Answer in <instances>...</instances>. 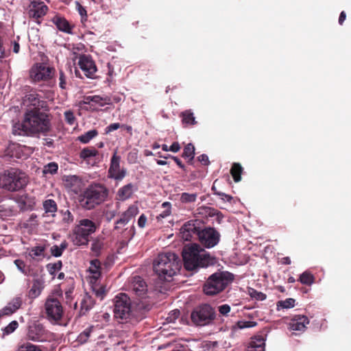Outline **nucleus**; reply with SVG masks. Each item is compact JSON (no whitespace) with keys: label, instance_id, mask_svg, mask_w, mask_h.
Segmentation results:
<instances>
[{"label":"nucleus","instance_id":"nucleus-1","mask_svg":"<svg viewBox=\"0 0 351 351\" xmlns=\"http://www.w3.org/2000/svg\"><path fill=\"white\" fill-rule=\"evenodd\" d=\"M182 258L184 268L189 271H194L200 267H207L216 263L215 257L211 256L208 252L196 243L184 247L182 251Z\"/></svg>","mask_w":351,"mask_h":351},{"label":"nucleus","instance_id":"nucleus-2","mask_svg":"<svg viewBox=\"0 0 351 351\" xmlns=\"http://www.w3.org/2000/svg\"><path fill=\"white\" fill-rule=\"evenodd\" d=\"M182 266L179 256L173 252L158 254L154 260L153 268L158 278L169 282L180 269Z\"/></svg>","mask_w":351,"mask_h":351},{"label":"nucleus","instance_id":"nucleus-3","mask_svg":"<svg viewBox=\"0 0 351 351\" xmlns=\"http://www.w3.org/2000/svg\"><path fill=\"white\" fill-rule=\"evenodd\" d=\"M50 123L46 113L40 110H28L25 114V118L22 124L14 127V134L22 135L28 130L32 133L45 132L49 130Z\"/></svg>","mask_w":351,"mask_h":351},{"label":"nucleus","instance_id":"nucleus-4","mask_svg":"<svg viewBox=\"0 0 351 351\" xmlns=\"http://www.w3.org/2000/svg\"><path fill=\"white\" fill-rule=\"evenodd\" d=\"M108 195V190L101 184L89 185L79 196L80 206L91 210L104 202Z\"/></svg>","mask_w":351,"mask_h":351},{"label":"nucleus","instance_id":"nucleus-5","mask_svg":"<svg viewBox=\"0 0 351 351\" xmlns=\"http://www.w3.org/2000/svg\"><path fill=\"white\" fill-rule=\"evenodd\" d=\"M28 183L27 175L18 169L10 168L0 173V188L8 191H18Z\"/></svg>","mask_w":351,"mask_h":351},{"label":"nucleus","instance_id":"nucleus-6","mask_svg":"<svg viewBox=\"0 0 351 351\" xmlns=\"http://www.w3.org/2000/svg\"><path fill=\"white\" fill-rule=\"evenodd\" d=\"M234 280V275L228 271L216 272L210 275L203 287L207 295H215L223 291Z\"/></svg>","mask_w":351,"mask_h":351},{"label":"nucleus","instance_id":"nucleus-7","mask_svg":"<svg viewBox=\"0 0 351 351\" xmlns=\"http://www.w3.org/2000/svg\"><path fill=\"white\" fill-rule=\"evenodd\" d=\"M96 223L90 219H80L72 230L71 240L75 245H87L89 236L97 230Z\"/></svg>","mask_w":351,"mask_h":351},{"label":"nucleus","instance_id":"nucleus-8","mask_svg":"<svg viewBox=\"0 0 351 351\" xmlns=\"http://www.w3.org/2000/svg\"><path fill=\"white\" fill-rule=\"evenodd\" d=\"M114 317L121 322H128L132 316L131 300L125 293H119L114 299Z\"/></svg>","mask_w":351,"mask_h":351},{"label":"nucleus","instance_id":"nucleus-9","mask_svg":"<svg viewBox=\"0 0 351 351\" xmlns=\"http://www.w3.org/2000/svg\"><path fill=\"white\" fill-rule=\"evenodd\" d=\"M215 317V310L208 304H204L196 307L191 315L192 322L197 326L208 324Z\"/></svg>","mask_w":351,"mask_h":351},{"label":"nucleus","instance_id":"nucleus-10","mask_svg":"<svg viewBox=\"0 0 351 351\" xmlns=\"http://www.w3.org/2000/svg\"><path fill=\"white\" fill-rule=\"evenodd\" d=\"M46 317L51 322L58 323L64 314V310L60 301L54 297H49L45 303Z\"/></svg>","mask_w":351,"mask_h":351},{"label":"nucleus","instance_id":"nucleus-11","mask_svg":"<svg viewBox=\"0 0 351 351\" xmlns=\"http://www.w3.org/2000/svg\"><path fill=\"white\" fill-rule=\"evenodd\" d=\"M204 222L199 219L186 222L180 229L181 237L186 241H197Z\"/></svg>","mask_w":351,"mask_h":351},{"label":"nucleus","instance_id":"nucleus-12","mask_svg":"<svg viewBox=\"0 0 351 351\" xmlns=\"http://www.w3.org/2000/svg\"><path fill=\"white\" fill-rule=\"evenodd\" d=\"M220 237V233L215 228L206 227L204 223L197 241L204 247L212 248L219 243Z\"/></svg>","mask_w":351,"mask_h":351},{"label":"nucleus","instance_id":"nucleus-13","mask_svg":"<svg viewBox=\"0 0 351 351\" xmlns=\"http://www.w3.org/2000/svg\"><path fill=\"white\" fill-rule=\"evenodd\" d=\"M27 337L33 341H42L47 338V330L39 322H33L27 327Z\"/></svg>","mask_w":351,"mask_h":351},{"label":"nucleus","instance_id":"nucleus-14","mask_svg":"<svg viewBox=\"0 0 351 351\" xmlns=\"http://www.w3.org/2000/svg\"><path fill=\"white\" fill-rule=\"evenodd\" d=\"M48 7L40 0H31L28 9L29 18L34 19L38 24L41 21L40 19L44 16L48 11Z\"/></svg>","mask_w":351,"mask_h":351},{"label":"nucleus","instance_id":"nucleus-15","mask_svg":"<svg viewBox=\"0 0 351 351\" xmlns=\"http://www.w3.org/2000/svg\"><path fill=\"white\" fill-rule=\"evenodd\" d=\"M78 66L86 77L91 79L97 77V69L93 60L88 56L82 55L79 58Z\"/></svg>","mask_w":351,"mask_h":351},{"label":"nucleus","instance_id":"nucleus-16","mask_svg":"<svg viewBox=\"0 0 351 351\" xmlns=\"http://www.w3.org/2000/svg\"><path fill=\"white\" fill-rule=\"evenodd\" d=\"M121 157L117 155V152L115 151L111 159L110 167L108 169V177L113 178L116 180H121L126 174L125 169H120Z\"/></svg>","mask_w":351,"mask_h":351},{"label":"nucleus","instance_id":"nucleus-17","mask_svg":"<svg viewBox=\"0 0 351 351\" xmlns=\"http://www.w3.org/2000/svg\"><path fill=\"white\" fill-rule=\"evenodd\" d=\"M53 69L43 64L34 66L30 71V77L35 82L49 80Z\"/></svg>","mask_w":351,"mask_h":351},{"label":"nucleus","instance_id":"nucleus-18","mask_svg":"<svg viewBox=\"0 0 351 351\" xmlns=\"http://www.w3.org/2000/svg\"><path fill=\"white\" fill-rule=\"evenodd\" d=\"M131 289L134 293L139 298H145L148 293L147 285L141 276H136L132 278Z\"/></svg>","mask_w":351,"mask_h":351},{"label":"nucleus","instance_id":"nucleus-19","mask_svg":"<svg viewBox=\"0 0 351 351\" xmlns=\"http://www.w3.org/2000/svg\"><path fill=\"white\" fill-rule=\"evenodd\" d=\"M51 21L54 25H56L59 31L68 34H73V29L75 28V25L71 23L64 16L56 14Z\"/></svg>","mask_w":351,"mask_h":351},{"label":"nucleus","instance_id":"nucleus-20","mask_svg":"<svg viewBox=\"0 0 351 351\" xmlns=\"http://www.w3.org/2000/svg\"><path fill=\"white\" fill-rule=\"evenodd\" d=\"M138 213V208L135 205H130L128 208L122 213L121 218L115 223L114 230L120 228V226L126 225Z\"/></svg>","mask_w":351,"mask_h":351},{"label":"nucleus","instance_id":"nucleus-21","mask_svg":"<svg viewBox=\"0 0 351 351\" xmlns=\"http://www.w3.org/2000/svg\"><path fill=\"white\" fill-rule=\"evenodd\" d=\"M309 323L308 318L305 315H295L289 324V328L295 331H304L306 325Z\"/></svg>","mask_w":351,"mask_h":351},{"label":"nucleus","instance_id":"nucleus-22","mask_svg":"<svg viewBox=\"0 0 351 351\" xmlns=\"http://www.w3.org/2000/svg\"><path fill=\"white\" fill-rule=\"evenodd\" d=\"M182 124L184 128L191 127L197 124L194 113L191 110H185L180 112Z\"/></svg>","mask_w":351,"mask_h":351},{"label":"nucleus","instance_id":"nucleus-23","mask_svg":"<svg viewBox=\"0 0 351 351\" xmlns=\"http://www.w3.org/2000/svg\"><path fill=\"white\" fill-rule=\"evenodd\" d=\"M91 103L100 107L112 104L111 99L108 96L101 97L99 95H93L86 97L84 104H90Z\"/></svg>","mask_w":351,"mask_h":351},{"label":"nucleus","instance_id":"nucleus-24","mask_svg":"<svg viewBox=\"0 0 351 351\" xmlns=\"http://www.w3.org/2000/svg\"><path fill=\"white\" fill-rule=\"evenodd\" d=\"M44 288L43 280L40 278L33 280L32 286L29 290L27 296L31 299H35L38 297Z\"/></svg>","mask_w":351,"mask_h":351},{"label":"nucleus","instance_id":"nucleus-25","mask_svg":"<svg viewBox=\"0 0 351 351\" xmlns=\"http://www.w3.org/2000/svg\"><path fill=\"white\" fill-rule=\"evenodd\" d=\"M46 250L45 245H37L29 248L28 256L34 260H42L45 257V252Z\"/></svg>","mask_w":351,"mask_h":351},{"label":"nucleus","instance_id":"nucleus-26","mask_svg":"<svg viewBox=\"0 0 351 351\" xmlns=\"http://www.w3.org/2000/svg\"><path fill=\"white\" fill-rule=\"evenodd\" d=\"M98 155L99 151L95 147L92 146L83 148L79 154L80 158L88 163L91 158Z\"/></svg>","mask_w":351,"mask_h":351},{"label":"nucleus","instance_id":"nucleus-27","mask_svg":"<svg viewBox=\"0 0 351 351\" xmlns=\"http://www.w3.org/2000/svg\"><path fill=\"white\" fill-rule=\"evenodd\" d=\"M95 304V300L88 293H86L80 302L81 308H80V314L85 315L88 311H90Z\"/></svg>","mask_w":351,"mask_h":351},{"label":"nucleus","instance_id":"nucleus-28","mask_svg":"<svg viewBox=\"0 0 351 351\" xmlns=\"http://www.w3.org/2000/svg\"><path fill=\"white\" fill-rule=\"evenodd\" d=\"M24 104L28 106H33L32 110H39L40 107H43L40 104V100L38 95L35 93H30L27 95L24 99Z\"/></svg>","mask_w":351,"mask_h":351},{"label":"nucleus","instance_id":"nucleus-29","mask_svg":"<svg viewBox=\"0 0 351 351\" xmlns=\"http://www.w3.org/2000/svg\"><path fill=\"white\" fill-rule=\"evenodd\" d=\"M43 207L45 213L48 216H55V213L58 210V205L55 200L52 199H47L43 202Z\"/></svg>","mask_w":351,"mask_h":351},{"label":"nucleus","instance_id":"nucleus-30","mask_svg":"<svg viewBox=\"0 0 351 351\" xmlns=\"http://www.w3.org/2000/svg\"><path fill=\"white\" fill-rule=\"evenodd\" d=\"M265 339L262 336L253 338L250 343L249 351H265Z\"/></svg>","mask_w":351,"mask_h":351},{"label":"nucleus","instance_id":"nucleus-31","mask_svg":"<svg viewBox=\"0 0 351 351\" xmlns=\"http://www.w3.org/2000/svg\"><path fill=\"white\" fill-rule=\"evenodd\" d=\"M134 185L132 183H129L121 188H120L117 192L119 199L121 201L129 199L133 193Z\"/></svg>","mask_w":351,"mask_h":351},{"label":"nucleus","instance_id":"nucleus-32","mask_svg":"<svg viewBox=\"0 0 351 351\" xmlns=\"http://www.w3.org/2000/svg\"><path fill=\"white\" fill-rule=\"evenodd\" d=\"M66 186L72 189L73 191L80 189L82 180L77 176H69L64 179Z\"/></svg>","mask_w":351,"mask_h":351},{"label":"nucleus","instance_id":"nucleus-33","mask_svg":"<svg viewBox=\"0 0 351 351\" xmlns=\"http://www.w3.org/2000/svg\"><path fill=\"white\" fill-rule=\"evenodd\" d=\"M99 132L97 130H89L84 134L79 136L77 140L83 144L88 143L93 138L98 135Z\"/></svg>","mask_w":351,"mask_h":351},{"label":"nucleus","instance_id":"nucleus-34","mask_svg":"<svg viewBox=\"0 0 351 351\" xmlns=\"http://www.w3.org/2000/svg\"><path fill=\"white\" fill-rule=\"evenodd\" d=\"M242 172L243 167L239 163L234 162L232 164L230 169V173L235 182H238L241 180Z\"/></svg>","mask_w":351,"mask_h":351},{"label":"nucleus","instance_id":"nucleus-35","mask_svg":"<svg viewBox=\"0 0 351 351\" xmlns=\"http://www.w3.org/2000/svg\"><path fill=\"white\" fill-rule=\"evenodd\" d=\"M195 156V147L192 143L187 144L183 150L182 157L188 159V162L191 164V161Z\"/></svg>","mask_w":351,"mask_h":351},{"label":"nucleus","instance_id":"nucleus-36","mask_svg":"<svg viewBox=\"0 0 351 351\" xmlns=\"http://www.w3.org/2000/svg\"><path fill=\"white\" fill-rule=\"evenodd\" d=\"M67 247L68 243L66 241H64L60 245H53L50 249L51 254L55 257H60L62 256L63 252L67 248Z\"/></svg>","mask_w":351,"mask_h":351},{"label":"nucleus","instance_id":"nucleus-37","mask_svg":"<svg viewBox=\"0 0 351 351\" xmlns=\"http://www.w3.org/2000/svg\"><path fill=\"white\" fill-rule=\"evenodd\" d=\"M89 271L93 274V278L97 279L101 274V263L98 259H94L90 261Z\"/></svg>","mask_w":351,"mask_h":351},{"label":"nucleus","instance_id":"nucleus-38","mask_svg":"<svg viewBox=\"0 0 351 351\" xmlns=\"http://www.w3.org/2000/svg\"><path fill=\"white\" fill-rule=\"evenodd\" d=\"M197 214L202 217H213L217 214V210L208 206H200L197 209Z\"/></svg>","mask_w":351,"mask_h":351},{"label":"nucleus","instance_id":"nucleus-39","mask_svg":"<svg viewBox=\"0 0 351 351\" xmlns=\"http://www.w3.org/2000/svg\"><path fill=\"white\" fill-rule=\"evenodd\" d=\"M295 300L293 298L280 300L276 303V309L280 311V309L293 308L295 306Z\"/></svg>","mask_w":351,"mask_h":351},{"label":"nucleus","instance_id":"nucleus-40","mask_svg":"<svg viewBox=\"0 0 351 351\" xmlns=\"http://www.w3.org/2000/svg\"><path fill=\"white\" fill-rule=\"evenodd\" d=\"M46 267L49 274L54 277L56 274L62 269V263L61 261H58L53 263H48Z\"/></svg>","mask_w":351,"mask_h":351},{"label":"nucleus","instance_id":"nucleus-41","mask_svg":"<svg viewBox=\"0 0 351 351\" xmlns=\"http://www.w3.org/2000/svg\"><path fill=\"white\" fill-rule=\"evenodd\" d=\"M247 293L252 298L258 301H263L267 298L266 294L263 292L258 291L254 288L249 287L247 289Z\"/></svg>","mask_w":351,"mask_h":351},{"label":"nucleus","instance_id":"nucleus-42","mask_svg":"<svg viewBox=\"0 0 351 351\" xmlns=\"http://www.w3.org/2000/svg\"><path fill=\"white\" fill-rule=\"evenodd\" d=\"M23 304V300L21 296H16L8 304L6 305L8 308H11L14 313L18 309H19Z\"/></svg>","mask_w":351,"mask_h":351},{"label":"nucleus","instance_id":"nucleus-43","mask_svg":"<svg viewBox=\"0 0 351 351\" xmlns=\"http://www.w3.org/2000/svg\"><path fill=\"white\" fill-rule=\"evenodd\" d=\"M162 207L164 208V210L160 213L157 217L156 219L158 221L161 220L168 216H169L171 213V204L169 202H165L162 204Z\"/></svg>","mask_w":351,"mask_h":351},{"label":"nucleus","instance_id":"nucleus-44","mask_svg":"<svg viewBox=\"0 0 351 351\" xmlns=\"http://www.w3.org/2000/svg\"><path fill=\"white\" fill-rule=\"evenodd\" d=\"M299 280L302 284L311 285L314 282L315 278L311 273L304 271L300 275Z\"/></svg>","mask_w":351,"mask_h":351},{"label":"nucleus","instance_id":"nucleus-45","mask_svg":"<svg viewBox=\"0 0 351 351\" xmlns=\"http://www.w3.org/2000/svg\"><path fill=\"white\" fill-rule=\"evenodd\" d=\"M103 247L104 243L99 239H96L93 242L90 250L94 256H99Z\"/></svg>","mask_w":351,"mask_h":351},{"label":"nucleus","instance_id":"nucleus-46","mask_svg":"<svg viewBox=\"0 0 351 351\" xmlns=\"http://www.w3.org/2000/svg\"><path fill=\"white\" fill-rule=\"evenodd\" d=\"M197 196L196 193H182L180 201L183 204L193 203L196 201Z\"/></svg>","mask_w":351,"mask_h":351},{"label":"nucleus","instance_id":"nucleus-47","mask_svg":"<svg viewBox=\"0 0 351 351\" xmlns=\"http://www.w3.org/2000/svg\"><path fill=\"white\" fill-rule=\"evenodd\" d=\"M19 327V323L16 320L12 321L3 330V336H6L14 332Z\"/></svg>","mask_w":351,"mask_h":351},{"label":"nucleus","instance_id":"nucleus-48","mask_svg":"<svg viewBox=\"0 0 351 351\" xmlns=\"http://www.w3.org/2000/svg\"><path fill=\"white\" fill-rule=\"evenodd\" d=\"M257 325V323L254 321H238L235 326H233V329L239 328V329H243L247 328H252Z\"/></svg>","mask_w":351,"mask_h":351},{"label":"nucleus","instance_id":"nucleus-49","mask_svg":"<svg viewBox=\"0 0 351 351\" xmlns=\"http://www.w3.org/2000/svg\"><path fill=\"white\" fill-rule=\"evenodd\" d=\"M58 165L55 162H51L44 166L43 173V174H54L57 173Z\"/></svg>","mask_w":351,"mask_h":351},{"label":"nucleus","instance_id":"nucleus-50","mask_svg":"<svg viewBox=\"0 0 351 351\" xmlns=\"http://www.w3.org/2000/svg\"><path fill=\"white\" fill-rule=\"evenodd\" d=\"M17 351H42L38 346L30 343H25L19 346Z\"/></svg>","mask_w":351,"mask_h":351},{"label":"nucleus","instance_id":"nucleus-51","mask_svg":"<svg viewBox=\"0 0 351 351\" xmlns=\"http://www.w3.org/2000/svg\"><path fill=\"white\" fill-rule=\"evenodd\" d=\"M60 213L62 215V221L63 222L66 223H71L73 221L74 217L69 210H66L65 211L62 210L60 211Z\"/></svg>","mask_w":351,"mask_h":351},{"label":"nucleus","instance_id":"nucleus-52","mask_svg":"<svg viewBox=\"0 0 351 351\" xmlns=\"http://www.w3.org/2000/svg\"><path fill=\"white\" fill-rule=\"evenodd\" d=\"M14 264L16 267L20 270L23 274L28 276L29 274L25 269V263L23 260L16 259L14 261Z\"/></svg>","mask_w":351,"mask_h":351},{"label":"nucleus","instance_id":"nucleus-53","mask_svg":"<svg viewBox=\"0 0 351 351\" xmlns=\"http://www.w3.org/2000/svg\"><path fill=\"white\" fill-rule=\"evenodd\" d=\"M64 119L69 125H73L75 120V115L71 110H68L64 112Z\"/></svg>","mask_w":351,"mask_h":351},{"label":"nucleus","instance_id":"nucleus-54","mask_svg":"<svg viewBox=\"0 0 351 351\" xmlns=\"http://www.w3.org/2000/svg\"><path fill=\"white\" fill-rule=\"evenodd\" d=\"M93 327H89L86 328L80 335V339L81 341L86 342L87 339L90 337L91 332L93 331Z\"/></svg>","mask_w":351,"mask_h":351},{"label":"nucleus","instance_id":"nucleus-55","mask_svg":"<svg viewBox=\"0 0 351 351\" xmlns=\"http://www.w3.org/2000/svg\"><path fill=\"white\" fill-rule=\"evenodd\" d=\"M59 86L62 89H66V77L62 70L60 71Z\"/></svg>","mask_w":351,"mask_h":351},{"label":"nucleus","instance_id":"nucleus-56","mask_svg":"<svg viewBox=\"0 0 351 351\" xmlns=\"http://www.w3.org/2000/svg\"><path fill=\"white\" fill-rule=\"evenodd\" d=\"M77 8L80 15L82 16V21L84 20H86L87 18V12L84 7H83L80 3H77Z\"/></svg>","mask_w":351,"mask_h":351},{"label":"nucleus","instance_id":"nucleus-57","mask_svg":"<svg viewBox=\"0 0 351 351\" xmlns=\"http://www.w3.org/2000/svg\"><path fill=\"white\" fill-rule=\"evenodd\" d=\"M73 289H74L73 287H70L67 290H66L65 293H64L66 303L69 304V305L71 304V301L73 300L72 294H73Z\"/></svg>","mask_w":351,"mask_h":351},{"label":"nucleus","instance_id":"nucleus-58","mask_svg":"<svg viewBox=\"0 0 351 351\" xmlns=\"http://www.w3.org/2000/svg\"><path fill=\"white\" fill-rule=\"evenodd\" d=\"M93 291L95 292V295L97 298H99L100 300H103L106 295V290L104 287H100L99 289H93Z\"/></svg>","mask_w":351,"mask_h":351},{"label":"nucleus","instance_id":"nucleus-59","mask_svg":"<svg viewBox=\"0 0 351 351\" xmlns=\"http://www.w3.org/2000/svg\"><path fill=\"white\" fill-rule=\"evenodd\" d=\"M121 128V125L119 123H114L110 124L108 126H107L105 129L106 133L108 134L112 131H114L116 130H118L119 128Z\"/></svg>","mask_w":351,"mask_h":351},{"label":"nucleus","instance_id":"nucleus-60","mask_svg":"<svg viewBox=\"0 0 351 351\" xmlns=\"http://www.w3.org/2000/svg\"><path fill=\"white\" fill-rule=\"evenodd\" d=\"M219 312L222 315H227L230 311V306L228 304H223L219 306Z\"/></svg>","mask_w":351,"mask_h":351},{"label":"nucleus","instance_id":"nucleus-61","mask_svg":"<svg viewBox=\"0 0 351 351\" xmlns=\"http://www.w3.org/2000/svg\"><path fill=\"white\" fill-rule=\"evenodd\" d=\"M13 314V311L7 306L0 310V319L3 317L10 316Z\"/></svg>","mask_w":351,"mask_h":351},{"label":"nucleus","instance_id":"nucleus-62","mask_svg":"<svg viewBox=\"0 0 351 351\" xmlns=\"http://www.w3.org/2000/svg\"><path fill=\"white\" fill-rule=\"evenodd\" d=\"M147 217L145 214H142L138 219V227L143 228L145 227L146 223H147Z\"/></svg>","mask_w":351,"mask_h":351},{"label":"nucleus","instance_id":"nucleus-63","mask_svg":"<svg viewBox=\"0 0 351 351\" xmlns=\"http://www.w3.org/2000/svg\"><path fill=\"white\" fill-rule=\"evenodd\" d=\"M215 195L220 196L223 200L228 202H230L232 199V197L231 195H227L222 192H215Z\"/></svg>","mask_w":351,"mask_h":351},{"label":"nucleus","instance_id":"nucleus-64","mask_svg":"<svg viewBox=\"0 0 351 351\" xmlns=\"http://www.w3.org/2000/svg\"><path fill=\"white\" fill-rule=\"evenodd\" d=\"M197 158L198 160L204 165H208L210 162L208 156L205 154L200 155Z\"/></svg>","mask_w":351,"mask_h":351}]
</instances>
